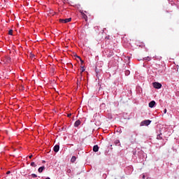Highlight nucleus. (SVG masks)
<instances>
[{"label":"nucleus","mask_w":179,"mask_h":179,"mask_svg":"<svg viewBox=\"0 0 179 179\" xmlns=\"http://www.w3.org/2000/svg\"><path fill=\"white\" fill-rule=\"evenodd\" d=\"M133 154L134 156H136L137 162H138V163H143V162H145V157H146V154H145L143 150L134 152Z\"/></svg>","instance_id":"1"},{"label":"nucleus","mask_w":179,"mask_h":179,"mask_svg":"<svg viewBox=\"0 0 179 179\" xmlns=\"http://www.w3.org/2000/svg\"><path fill=\"white\" fill-rule=\"evenodd\" d=\"M151 122H152V120H145L141 122V126L143 127V125H145L146 127H148V125H150Z\"/></svg>","instance_id":"2"},{"label":"nucleus","mask_w":179,"mask_h":179,"mask_svg":"<svg viewBox=\"0 0 179 179\" xmlns=\"http://www.w3.org/2000/svg\"><path fill=\"white\" fill-rule=\"evenodd\" d=\"M153 87H155V89H162V83H153Z\"/></svg>","instance_id":"3"},{"label":"nucleus","mask_w":179,"mask_h":179,"mask_svg":"<svg viewBox=\"0 0 179 179\" xmlns=\"http://www.w3.org/2000/svg\"><path fill=\"white\" fill-rule=\"evenodd\" d=\"M148 106L150 107V108H153L154 107H155L156 106V101H151L149 103Z\"/></svg>","instance_id":"4"},{"label":"nucleus","mask_w":179,"mask_h":179,"mask_svg":"<svg viewBox=\"0 0 179 179\" xmlns=\"http://www.w3.org/2000/svg\"><path fill=\"white\" fill-rule=\"evenodd\" d=\"M72 20V18H66L64 20H60L61 23H69Z\"/></svg>","instance_id":"5"},{"label":"nucleus","mask_w":179,"mask_h":179,"mask_svg":"<svg viewBox=\"0 0 179 179\" xmlns=\"http://www.w3.org/2000/svg\"><path fill=\"white\" fill-rule=\"evenodd\" d=\"M53 150L55 153H58L59 152V145L57 144L53 147Z\"/></svg>","instance_id":"6"},{"label":"nucleus","mask_w":179,"mask_h":179,"mask_svg":"<svg viewBox=\"0 0 179 179\" xmlns=\"http://www.w3.org/2000/svg\"><path fill=\"white\" fill-rule=\"evenodd\" d=\"M80 124H81V122H80L79 120H76V121L75 122V123H74V127H75L76 128H78V127H79V125H80Z\"/></svg>","instance_id":"7"},{"label":"nucleus","mask_w":179,"mask_h":179,"mask_svg":"<svg viewBox=\"0 0 179 179\" xmlns=\"http://www.w3.org/2000/svg\"><path fill=\"white\" fill-rule=\"evenodd\" d=\"M45 170V166H43L38 168V173H43Z\"/></svg>","instance_id":"8"},{"label":"nucleus","mask_w":179,"mask_h":179,"mask_svg":"<svg viewBox=\"0 0 179 179\" xmlns=\"http://www.w3.org/2000/svg\"><path fill=\"white\" fill-rule=\"evenodd\" d=\"M99 145H95L93 147V152H99Z\"/></svg>","instance_id":"9"},{"label":"nucleus","mask_w":179,"mask_h":179,"mask_svg":"<svg viewBox=\"0 0 179 179\" xmlns=\"http://www.w3.org/2000/svg\"><path fill=\"white\" fill-rule=\"evenodd\" d=\"M124 73L126 76H129L131 71H129V70L126 69Z\"/></svg>","instance_id":"10"},{"label":"nucleus","mask_w":179,"mask_h":179,"mask_svg":"<svg viewBox=\"0 0 179 179\" xmlns=\"http://www.w3.org/2000/svg\"><path fill=\"white\" fill-rule=\"evenodd\" d=\"M114 143L116 146H120V145H121V143H120V140H115Z\"/></svg>","instance_id":"11"},{"label":"nucleus","mask_w":179,"mask_h":179,"mask_svg":"<svg viewBox=\"0 0 179 179\" xmlns=\"http://www.w3.org/2000/svg\"><path fill=\"white\" fill-rule=\"evenodd\" d=\"M71 163H75V162H76V157L73 156L71 159Z\"/></svg>","instance_id":"12"},{"label":"nucleus","mask_w":179,"mask_h":179,"mask_svg":"<svg viewBox=\"0 0 179 179\" xmlns=\"http://www.w3.org/2000/svg\"><path fill=\"white\" fill-rule=\"evenodd\" d=\"M144 61H152V57H146L143 58Z\"/></svg>","instance_id":"13"},{"label":"nucleus","mask_w":179,"mask_h":179,"mask_svg":"<svg viewBox=\"0 0 179 179\" xmlns=\"http://www.w3.org/2000/svg\"><path fill=\"white\" fill-rule=\"evenodd\" d=\"M80 13H81V15H83V17L84 18L87 17V16L86 15V14H85V13H83V10H80Z\"/></svg>","instance_id":"14"},{"label":"nucleus","mask_w":179,"mask_h":179,"mask_svg":"<svg viewBox=\"0 0 179 179\" xmlns=\"http://www.w3.org/2000/svg\"><path fill=\"white\" fill-rule=\"evenodd\" d=\"M31 167H37V164H36V163H34V162H31Z\"/></svg>","instance_id":"15"},{"label":"nucleus","mask_w":179,"mask_h":179,"mask_svg":"<svg viewBox=\"0 0 179 179\" xmlns=\"http://www.w3.org/2000/svg\"><path fill=\"white\" fill-rule=\"evenodd\" d=\"M8 34H9L10 36H12V34H13V30L10 29L9 31H8Z\"/></svg>","instance_id":"16"},{"label":"nucleus","mask_w":179,"mask_h":179,"mask_svg":"<svg viewBox=\"0 0 179 179\" xmlns=\"http://www.w3.org/2000/svg\"><path fill=\"white\" fill-rule=\"evenodd\" d=\"M31 176V177H33V178H36L37 177V175L36 173H32Z\"/></svg>","instance_id":"17"},{"label":"nucleus","mask_w":179,"mask_h":179,"mask_svg":"<svg viewBox=\"0 0 179 179\" xmlns=\"http://www.w3.org/2000/svg\"><path fill=\"white\" fill-rule=\"evenodd\" d=\"M158 72H159V73H164V70H163V69H159V70L158 71Z\"/></svg>","instance_id":"18"},{"label":"nucleus","mask_w":179,"mask_h":179,"mask_svg":"<svg viewBox=\"0 0 179 179\" xmlns=\"http://www.w3.org/2000/svg\"><path fill=\"white\" fill-rule=\"evenodd\" d=\"M117 132H118L119 134H122V131L121 130V129L118 128L117 129Z\"/></svg>","instance_id":"19"},{"label":"nucleus","mask_w":179,"mask_h":179,"mask_svg":"<svg viewBox=\"0 0 179 179\" xmlns=\"http://www.w3.org/2000/svg\"><path fill=\"white\" fill-rule=\"evenodd\" d=\"M66 173H67V174H71V173H72V171L69 169H67Z\"/></svg>","instance_id":"20"},{"label":"nucleus","mask_w":179,"mask_h":179,"mask_svg":"<svg viewBox=\"0 0 179 179\" xmlns=\"http://www.w3.org/2000/svg\"><path fill=\"white\" fill-rule=\"evenodd\" d=\"M76 57H77V58H78V59H80L81 64H83V60H82V59L80 58V57H79V56H76Z\"/></svg>","instance_id":"21"},{"label":"nucleus","mask_w":179,"mask_h":179,"mask_svg":"<svg viewBox=\"0 0 179 179\" xmlns=\"http://www.w3.org/2000/svg\"><path fill=\"white\" fill-rule=\"evenodd\" d=\"M162 134H159V135H157V139H162Z\"/></svg>","instance_id":"22"},{"label":"nucleus","mask_w":179,"mask_h":179,"mask_svg":"<svg viewBox=\"0 0 179 179\" xmlns=\"http://www.w3.org/2000/svg\"><path fill=\"white\" fill-rule=\"evenodd\" d=\"M171 3L169 2V3H171V5L172 6H174V5H176V3H174V2H173V1H171Z\"/></svg>","instance_id":"23"},{"label":"nucleus","mask_w":179,"mask_h":179,"mask_svg":"<svg viewBox=\"0 0 179 179\" xmlns=\"http://www.w3.org/2000/svg\"><path fill=\"white\" fill-rule=\"evenodd\" d=\"M166 113H167V109L164 110V114H166Z\"/></svg>","instance_id":"24"},{"label":"nucleus","mask_w":179,"mask_h":179,"mask_svg":"<svg viewBox=\"0 0 179 179\" xmlns=\"http://www.w3.org/2000/svg\"><path fill=\"white\" fill-rule=\"evenodd\" d=\"M145 174H143V175H142V179H145Z\"/></svg>","instance_id":"25"},{"label":"nucleus","mask_w":179,"mask_h":179,"mask_svg":"<svg viewBox=\"0 0 179 179\" xmlns=\"http://www.w3.org/2000/svg\"><path fill=\"white\" fill-rule=\"evenodd\" d=\"M82 72H85V68L82 67Z\"/></svg>","instance_id":"26"},{"label":"nucleus","mask_w":179,"mask_h":179,"mask_svg":"<svg viewBox=\"0 0 179 179\" xmlns=\"http://www.w3.org/2000/svg\"><path fill=\"white\" fill-rule=\"evenodd\" d=\"M71 115H72V114H71V113H70V114H68V115H67V117H71Z\"/></svg>","instance_id":"27"},{"label":"nucleus","mask_w":179,"mask_h":179,"mask_svg":"<svg viewBox=\"0 0 179 179\" xmlns=\"http://www.w3.org/2000/svg\"><path fill=\"white\" fill-rule=\"evenodd\" d=\"M29 157V159H31V157H33V155H30Z\"/></svg>","instance_id":"28"},{"label":"nucleus","mask_w":179,"mask_h":179,"mask_svg":"<svg viewBox=\"0 0 179 179\" xmlns=\"http://www.w3.org/2000/svg\"><path fill=\"white\" fill-rule=\"evenodd\" d=\"M7 174H10V171H8V172H7Z\"/></svg>","instance_id":"29"},{"label":"nucleus","mask_w":179,"mask_h":179,"mask_svg":"<svg viewBox=\"0 0 179 179\" xmlns=\"http://www.w3.org/2000/svg\"><path fill=\"white\" fill-rule=\"evenodd\" d=\"M168 1H169V3L171 2V0H168Z\"/></svg>","instance_id":"30"},{"label":"nucleus","mask_w":179,"mask_h":179,"mask_svg":"<svg viewBox=\"0 0 179 179\" xmlns=\"http://www.w3.org/2000/svg\"><path fill=\"white\" fill-rule=\"evenodd\" d=\"M43 163H45V161H43Z\"/></svg>","instance_id":"31"}]
</instances>
